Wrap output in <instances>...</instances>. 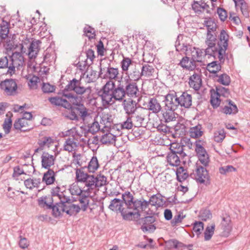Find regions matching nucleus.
<instances>
[{
    "instance_id": "nucleus-1",
    "label": "nucleus",
    "mask_w": 250,
    "mask_h": 250,
    "mask_svg": "<svg viewBox=\"0 0 250 250\" xmlns=\"http://www.w3.org/2000/svg\"><path fill=\"white\" fill-rule=\"evenodd\" d=\"M104 105H111L116 101L122 102L126 96L137 98L140 92L137 83L125 77L118 81L117 84L113 81H107L98 92Z\"/></svg>"
},
{
    "instance_id": "nucleus-2",
    "label": "nucleus",
    "mask_w": 250,
    "mask_h": 250,
    "mask_svg": "<svg viewBox=\"0 0 250 250\" xmlns=\"http://www.w3.org/2000/svg\"><path fill=\"white\" fill-rule=\"evenodd\" d=\"M92 91L91 87L84 86L82 79L77 80L75 78L70 81L62 90V95L68 99V102L73 106H77L83 104L81 103L82 97L78 95L86 94L89 95Z\"/></svg>"
},
{
    "instance_id": "nucleus-3",
    "label": "nucleus",
    "mask_w": 250,
    "mask_h": 250,
    "mask_svg": "<svg viewBox=\"0 0 250 250\" xmlns=\"http://www.w3.org/2000/svg\"><path fill=\"white\" fill-rule=\"evenodd\" d=\"M22 62L23 57L19 53H13L12 56L6 55L0 58V69L8 68L7 73L12 75Z\"/></svg>"
},
{
    "instance_id": "nucleus-4",
    "label": "nucleus",
    "mask_w": 250,
    "mask_h": 250,
    "mask_svg": "<svg viewBox=\"0 0 250 250\" xmlns=\"http://www.w3.org/2000/svg\"><path fill=\"white\" fill-rule=\"evenodd\" d=\"M63 116L72 121H79L80 120L84 121L90 115L87 109L83 104L77 106H73L70 104V107L63 113Z\"/></svg>"
},
{
    "instance_id": "nucleus-5",
    "label": "nucleus",
    "mask_w": 250,
    "mask_h": 250,
    "mask_svg": "<svg viewBox=\"0 0 250 250\" xmlns=\"http://www.w3.org/2000/svg\"><path fill=\"white\" fill-rule=\"evenodd\" d=\"M83 183L87 188L86 189L84 190V192L92 193L96 188L106 185L107 182L106 177L103 174H99L96 176L88 175L86 180Z\"/></svg>"
},
{
    "instance_id": "nucleus-6",
    "label": "nucleus",
    "mask_w": 250,
    "mask_h": 250,
    "mask_svg": "<svg viewBox=\"0 0 250 250\" xmlns=\"http://www.w3.org/2000/svg\"><path fill=\"white\" fill-rule=\"evenodd\" d=\"M216 33H207L205 43L208 47L205 49L206 55L218 58V44Z\"/></svg>"
},
{
    "instance_id": "nucleus-7",
    "label": "nucleus",
    "mask_w": 250,
    "mask_h": 250,
    "mask_svg": "<svg viewBox=\"0 0 250 250\" xmlns=\"http://www.w3.org/2000/svg\"><path fill=\"white\" fill-rule=\"evenodd\" d=\"M229 35L225 30H222L219 38L218 44V59L221 62H224L226 52L228 46Z\"/></svg>"
},
{
    "instance_id": "nucleus-8",
    "label": "nucleus",
    "mask_w": 250,
    "mask_h": 250,
    "mask_svg": "<svg viewBox=\"0 0 250 250\" xmlns=\"http://www.w3.org/2000/svg\"><path fill=\"white\" fill-rule=\"evenodd\" d=\"M119 70L118 68L111 67L108 64L107 67H102L100 66V71L99 76L102 79H108L109 81H113V80H117L118 78Z\"/></svg>"
},
{
    "instance_id": "nucleus-9",
    "label": "nucleus",
    "mask_w": 250,
    "mask_h": 250,
    "mask_svg": "<svg viewBox=\"0 0 250 250\" xmlns=\"http://www.w3.org/2000/svg\"><path fill=\"white\" fill-rule=\"evenodd\" d=\"M190 176L200 184H204L209 180V176L207 169L201 166H197L195 171L190 173Z\"/></svg>"
},
{
    "instance_id": "nucleus-10",
    "label": "nucleus",
    "mask_w": 250,
    "mask_h": 250,
    "mask_svg": "<svg viewBox=\"0 0 250 250\" xmlns=\"http://www.w3.org/2000/svg\"><path fill=\"white\" fill-rule=\"evenodd\" d=\"M0 88L6 95L13 96L16 94L17 84L14 79H6L1 82Z\"/></svg>"
},
{
    "instance_id": "nucleus-11",
    "label": "nucleus",
    "mask_w": 250,
    "mask_h": 250,
    "mask_svg": "<svg viewBox=\"0 0 250 250\" xmlns=\"http://www.w3.org/2000/svg\"><path fill=\"white\" fill-rule=\"evenodd\" d=\"M142 225L141 229L144 232H153L156 227L153 223L156 221V218L153 216H147L141 219Z\"/></svg>"
},
{
    "instance_id": "nucleus-12",
    "label": "nucleus",
    "mask_w": 250,
    "mask_h": 250,
    "mask_svg": "<svg viewBox=\"0 0 250 250\" xmlns=\"http://www.w3.org/2000/svg\"><path fill=\"white\" fill-rule=\"evenodd\" d=\"M179 105H180V102L176 93L168 94L166 96V107L175 110Z\"/></svg>"
},
{
    "instance_id": "nucleus-13",
    "label": "nucleus",
    "mask_w": 250,
    "mask_h": 250,
    "mask_svg": "<svg viewBox=\"0 0 250 250\" xmlns=\"http://www.w3.org/2000/svg\"><path fill=\"white\" fill-rule=\"evenodd\" d=\"M42 42L39 40H32L31 42L27 48L28 52L26 53L31 59L35 58L40 50V45Z\"/></svg>"
},
{
    "instance_id": "nucleus-14",
    "label": "nucleus",
    "mask_w": 250,
    "mask_h": 250,
    "mask_svg": "<svg viewBox=\"0 0 250 250\" xmlns=\"http://www.w3.org/2000/svg\"><path fill=\"white\" fill-rule=\"evenodd\" d=\"M123 101V108L127 116H132L138 111L135 101L130 99L127 101L124 99Z\"/></svg>"
},
{
    "instance_id": "nucleus-15",
    "label": "nucleus",
    "mask_w": 250,
    "mask_h": 250,
    "mask_svg": "<svg viewBox=\"0 0 250 250\" xmlns=\"http://www.w3.org/2000/svg\"><path fill=\"white\" fill-rule=\"evenodd\" d=\"M42 166L45 169H50V167L54 165L55 157L47 152H43L42 156Z\"/></svg>"
},
{
    "instance_id": "nucleus-16",
    "label": "nucleus",
    "mask_w": 250,
    "mask_h": 250,
    "mask_svg": "<svg viewBox=\"0 0 250 250\" xmlns=\"http://www.w3.org/2000/svg\"><path fill=\"white\" fill-rule=\"evenodd\" d=\"M202 79L201 76L197 73H194L189 78L188 83L190 87L195 91H198L202 85Z\"/></svg>"
},
{
    "instance_id": "nucleus-17",
    "label": "nucleus",
    "mask_w": 250,
    "mask_h": 250,
    "mask_svg": "<svg viewBox=\"0 0 250 250\" xmlns=\"http://www.w3.org/2000/svg\"><path fill=\"white\" fill-rule=\"evenodd\" d=\"M189 53L191 54V59L195 63V62H201L202 61L203 57L205 55V50L201 49L198 48H191L188 51Z\"/></svg>"
},
{
    "instance_id": "nucleus-18",
    "label": "nucleus",
    "mask_w": 250,
    "mask_h": 250,
    "mask_svg": "<svg viewBox=\"0 0 250 250\" xmlns=\"http://www.w3.org/2000/svg\"><path fill=\"white\" fill-rule=\"evenodd\" d=\"M143 111V110L139 111L135 113L134 115L131 116L134 126L139 127L143 125L146 116Z\"/></svg>"
},
{
    "instance_id": "nucleus-19",
    "label": "nucleus",
    "mask_w": 250,
    "mask_h": 250,
    "mask_svg": "<svg viewBox=\"0 0 250 250\" xmlns=\"http://www.w3.org/2000/svg\"><path fill=\"white\" fill-rule=\"evenodd\" d=\"M125 74L128 75L127 77H126V78H128L134 81L139 80L141 76H142V71L141 72L140 71V66L137 65L136 62H134V65L133 67L129 69L127 72H126Z\"/></svg>"
},
{
    "instance_id": "nucleus-20",
    "label": "nucleus",
    "mask_w": 250,
    "mask_h": 250,
    "mask_svg": "<svg viewBox=\"0 0 250 250\" xmlns=\"http://www.w3.org/2000/svg\"><path fill=\"white\" fill-rule=\"evenodd\" d=\"M180 105L185 108H189L192 105V96L187 92H184L178 97Z\"/></svg>"
},
{
    "instance_id": "nucleus-21",
    "label": "nucleus",
    "mask_w": 250,
    "mask_h": 250,
    "mask_svg": "<svg viewBox=\"0 0 250 250\" xmlns=\"http://www.w3.org/2000/svg\"><path fill=\"white\" fill-rule=\"evenodd\" d=\"M48 100L53 105L61 106L66 109L67 108L70 107V103L67 100L62 98L58 96L49 97Z\"/></svg>"
},
{
    "instance_id": "nucleus-22",
    "label": "nucleus",
    "mask_w": 250,
    "mask_h": 250,
    "mask_svg": "<svg viewBox=\"0 0 250 250\" xmlns=\"http://www.w3.org/2000/svg\"><path fill=\"white\" fill-rule=\"evenodd\" d=\"M123 203H124L127 209H132L134 208L135 201L133 195L129 191H125L122 195Z\"/></svg>"
},
{
    "instance_id": "nucleus-23",
    "label": "nucleus",
    "mask_w": 250,
    "mask_h": 250,
    "mask_svg": "<svg viewBox=\"0 0 250 250\" xmlns=\"http://www.w3.org/2000/svg\"><path fill=\"white\" fill-rule=\"evenodd\" d=\"M147 107L149 110L155 114L158 113L162 110V107L160 103L158 100L155 98L149 99Z\"/></svg>"
},
{
    "instance_id": "nucleus-24",
    "label": "nucleus",
    "mask_w": 250,
    "mask_h": 250,
    "mask_svg": "<svg viewBox=\"0 0 250 250\" xmlns=\"http://www.w3.org/2000/svg\"><path fill=\"white\" fill-rule=\"evenodd\" d=\"M38 205L40 207L46 208L51 209L53 205V199L51 196H42L38 199Z\"/></svg>"
},
{
    "instance_id": "nucleus-25",
    "label": "nucleus",
    "mask_w": 250,
    "mask_h": 250,
    "mask_svg": "<svg viewBox=\"0 0 250 250\" xmlns=\"http://www.w3.org/2000/svg\"><path fill=\"white\" fill-rule=\"evenodd\" d=\"M209 5L202 0L200 1H194L192 4V8L196 13L200 14L203 12L205 10H207L208 13H209V11L208 9Z\"/></svg>"
},
{
    "instance_id": "nucleus-26",
    "label": "nucleus",
    "mask_w": 250,
    "mask_h": 250,
    "mask_svg": "<svg viewBox=\"0 0 250 250\" xmlns=\"http://www.w3.org/2000/svg\"><path fill=\"white\" fill-rule=\"evenodd\" d=\"M184 157H179V154L169 152L167 155V161L170 166L177 167L180 165V159Z\"/></svg>"
},
{
    "instance_id": "nucleus-27",
    "label": "nucleus",
    "mask_w": 250,
    "mask_h": 250,
    "mask_svg": "<svg viewBox=\"0 0 250 250\" xmlns=\"http://www.w3.org/2000/svg\"><path fill=\"white\" fill-rule=\"evenodd\" d=\"M78 146L79 143L75 141L74 138H68L66 139L64 142L63 149L69 152H71L76 150Z\"/></svg>"
},
{
    "instance_id": "nucleus-28",
    "label": "nucleus",
    "mask_w": 250,
    "mask_h": 250,
    "mask_svg": "<svg viewBox=\"0 0 250 250\" xmlns=\"http://www.w3.org/2000/svg\"><path fill=\"white\" fill-rule=\"evenodd\" d=\"M128 209H129L123 208L121 211V215L124 220L128 221L132 220L133 219L140 216V214L137 210L132 211Z\"/></svg>"
},
{
    "instance_id": "nucleus-29",
    "label": "nucleus",
    "mask_w": 250,
    "mask_h": 250,
    "mask_svg": "<svg viewBox=\"0 0 250 250\" xmlns=\"http://www.w3.org/2000/svg\"><path fill=\"white\" fill-rule=\"evenodd\" d=\"M227 102L228 104L222 108V112L226 114H236L238 111L236 105L231 100H228Z\"/></svg>"
},
{
    "instance_id": "nucleus-30",
    "label": "nucleus",
    "mask_w": 250,
    "mask_h": 250,
    "mask_svg": "<svg viewBox=\"0 0 250 250\" xmlns=\"http://www.w3.org/2000/svg\"><path fill=\"white\" fill-rule=\"evenodd\" d=\"M56 174L52 169H49L45 172L42 177V182H44L46 185H50L55 181Z\"/></svg>"
},
{
    "instance_id": "nucleus-31",
    "label": "nucleus",
    "mask_w": 250,
    "mask_h": 250,
    "mask_svg": "<svg viewBox=\"0 0 250 250\" xmlns=\"http://www.w3.org/2000/svg\"><path fill=\"white\" fill-rule=\"evenodd\" d=\"M162 112L165 122L168 123L175 120L176 114L174 112V110L166 107Z\"/></svg>"
},
{
    "instance_id": "nucleus-32",
    "label": "nucleus",
    "mask_w": 250,
    "mask_h": 250,
    "mask_svg": "<svg viewBox=\"0 0 250 250\" xmlns=\"http://www.w3.org/2000/svg\"><path fill=\"white\" fill-rule=\"evenodd\" d=\"M9 23L4 20H2L0 24V39H1V42L8 37V35L9 32Z\"/></svg>"
},
{
    "instance_id": "nucleus-33",
    "label": "nucleus",
    "mask_w": 250,
    "mask_h": 250,
    "mask_svg": "<svg viewBox=\"0 0 250 250\" xmlns=\"http://www.w3.org/2000/svg\"><path fill=\"white\" fill-rule=\"evenodd\" d=\"M163 197V196L161 194L153 195L149 198V203L153 206H163L166 203Z\"/></svg>"
},
{
    "instance_id": "nucleus-34",
    "label": "nucleus",
    "mask_w": 250,
    "mask_h": 250,
    "mask_svg": "<svg viewBox=\"0 0 250 250\" xmlns=\"http://www.w3.org/2000/svg\"><path fill=\"white\" fill-rule=\"evenodd\" d=\"M179 64L184 68L189 70H192L196 67L195 63L191 59L189 60L188 57H183L180 61Z\"/></svg>"
},
{
    "instance_id": "nucleus-35",
    "label": "nucleus",
    "mask_w": 250,
    "mask_h": 250,
    "mask_svg": "<svg viewBox=\"0 0 250 250\" xmlns=\"http://www.w3.org/2000/svg\"><path fill=\"white\" fill-rule=\"evenodd\" d=\"M85 76L86 83H90L94 82L96 80L97 72L91 68L88 69L83 74V78H80V79H82V81Z\"/></svg>"
},
{
    "instance_id": "nucleus-36",
    "label": "nucleus",
    "mask_w": 250,
    "mask_h": 250,
    "mask_svg": "<svg viewBox=\"0 0 250 250\" xmlns=\"http://www.w3.org/2000/svg\"><path fill=\"white\" fill-rule=\"evenodd\" d=\"M190 136L192 138H197L202 136L203 134V127L202 125H198L190 127L189 130Z\"/></svg>"
},
{
    "instance_id": "nucleus-37",
    "label": "nucleus",
    "mask_w": 250,
    "mask_h": 250,
    "mask_svg": "<svg viewBox=\"0 0 250 250\" xmlns=\"http://www.w3.org/2000/svg\"><path fill=\"white\" fill-rule=\"evenodd\" d=\"M134 62L129 58L123 57L120 64L122 70L127 72L134 65Z\"/></svg>"
},
{
    "instance_id": "nucleus-38",
    "label": "nucleus",
    "mask_w": 250,
    "mask_h": 250,
    "mask_svg": "<svg viewBox=\"0 0 250 250\" xmlns=\"http://www.w3.org/2000/svg\"><path fill=\"white\" fill-rule=\"evenodd\" d=\"M149 205H150V203H149V200L147 201L145 200H135V206L133 210H137V211L139 212L140 210H145L148 208Z\"/></svg>"
},
{
    "instance_id": "nucleus-39",
    "label": "nucleus",
    "mask_w": 250,
    "mask_h": 250,
    "mask_svg": "<svg viewBox=\"0 0 250 250\" xmlns=\"http://www.w3.org/2000/svg\"><path fill=\"white\" fill-rule=\"evenodd\" d=\"M142 76L149 78L152 76L155 72L153 64L145 63L141 68Z\"/></svg>"
},
{
    "instance_id": "nucleus-40",
    "label": "nucleus",
    "mask_w": 250,
    "mask_h": 250,
    "mask_svg": "<svg viewBox=\"0 0 250 250\" xmlns=\"http://www.w3.org/2000/svg\"><path fill=\"white\" fill-rule=\"evenodd\" d=\"M220 62L218 61H213L209 63H208L207 66V69L210 73L216 74L221 70V63H224V62H221L220 61Z\"/></svg>"
},
{
    "instance_id": "nucleus-41",
    "label": "nucleus",
    "mask_w": 250,
    "mask_h": 250,
    "mask_svg": "<svg viewBox=\"0 0 250 250\" xmlns=\"http://www.w3.org/2000/svg\"><path fill=\"white\" fill-rule=\"evenodd\" d=\"M81 208L79 205L71 204L65 205V212L70 216L76 215L80 212Z\"/></svg>"
},
{
    "instance_id": "nucleus-42",
    "label": "nucleus",
    "mask_w": 250,
    "mask_h": 250,
    "mask_svg": "<svg viewBox=\"0 0 250 250\" xmlns=\"http://www.w3.org/2000/svg\"><path fill=\"white\" fill-rule=\"evenodd\" d=\"M123 201L121 199L114 198L110 202L109 208L113 211H119L121 212L122 208Z\"/></svg>"
},
{
    "instance_id": "nucleus-43",
    "label": "nucleus",
    "mask_w": 250,
    "mask_h": 250,
    "mask_svg": "<svg viewBox=\"0 0 250 250\" xmlns=\"http://www.w3.org/2000/svg\"><path fill=\"white\" fill-rule=\"evenodd\" d=\"M100 117V123L101 124H103L104 125V127H109L111 126V124L113 122V118L111 115L108 113H103Z\"/></svg>"
},
{
    "instance_id": "nucleus-44",
    "label": "nucleus",
    "mask_w": 250,
    "mask_h": 250,
    "mask_svg": "<svg viewBox=\"0 0 250 250\" xmlns=\"http://www.w3.org/2000/svg\"><path fill=\"white\" fill-rule=\"evenodd\" d=\"M41 183L40 178H29L25 180L24 182L25 186L30 189H32L34 188H38Z\"/></svg>"
},
{
    "instance_id": "nucleus-45",
    "label": "nucleus",
    "mask_w": 250,
    "mask_h": 250,
    "mask_svg": "<svg viewBox=\"0 0 250 250\" xmlns=\"http://www.w3.org/2000/svg\"><path fill=\"white\" fill-rule=\"evenodd\" d=\"M170 152L179 155V157H185L186 153L183 151V146L177 143H172L170 146Z\"/></svg>"
},
{
    "instance_id": "nucleus-46",
    "label": "nucleus",
    "mask_w": 250,
    "mask_h": 250,
    "mask_svg": "<svg viewBox=\"0 0 250 250\" xmlns=\"http://www.w3.org/2000/svg\"><path fill=\"white\" fill-rule=\"evenodd\" d=\"M51 209H52V214L55 217H59L62 212H65V205L56 203L55 205H52Z\"/></svg>"
},
{
    "instance_id": "nucleus-47",
    "label": "nucleus",
    "mask_w": 250,
    "mask_h": 250,
    "mask_svg": "<svg viewBox=\"0 0 250 250\" xmlns=\"http://www.w3.org/2000/svg\"><path fill=\"white\" fill-rule=\"evenodd\" d=\"M90 193L84 192L79 196V201L82 204L81 209L83 211H85L87 208L89 204L88 196Z\"/></svg>"
},
{
    "instance_id": "nucleus-48",
    "label": "nucleus",
    "mask_w": 250,
    "mask_h": 250,
    "mask_svg": "<svg viewBox=\"0 0 250 250\" xmlns=\"http://www.w3.org/2000/svg\"><path fill=\"white\" fill-rule=\"evenodd\" d=\"M99 167L98 159L96 156H93L88 163L87 169L89 172H94Z\"/></svg>"
},
{
    "instance_id": "nucleus-49",
    "label": "nucleus",
    "mask_w": 250,
    "mask_h": 250,
    "mask_svg": "<svg viewBox=\"0 0 250 250\" xmlns=\"http://www.w3.org/2000/svg\"><path fill=\"white\" fill-rule=\"evenodd\" d=\"M226 134L224 129H219L214 132L213 139L217 143H221L225 138Z\"/></svg>"
},
{
    "instance_id": "nucleus-50",
    "label": "nucleus",
    "mask_w": 250,
    "mask_h": 250,
    "mask_svg": "<svg viewBox=\"0 0 250 250\" xmlns=\"http://www.w3.org/2000/svg\"><path fill=\"white\" fill-rule=\"evenodd\" d=\"M204 24L207 27V33H216L217 25L210 18L204 21Z\"/></svg>"
},
{
    "instance_id": "nucleus-51",
    "label": "nucleus",
    "mask_w": 250,
    "mask_h": 250,
    "mask_svg": "<svg viewBox=\"0 0 250 250\" xmlns=\"http://www.w3.org/2000/svg\"><path fill=\"white\" fill-rule=\"evenodd\" d=\"M87 127V131L93 134H94L100 129L99 123L95 119H94L92 123L88 124Z\"/></svg>"
},
{
    "instance_id": "nucleus-52",
    "label": "nucleus",
    "mask_w": 250,
    "mask_h": 250,
    "mask_svg": "<svg viewBox=\"0 0 250 250\" xmlns=\"http://www.w3.org/2000/svg\"><path fill=\"white\" fill-rule=\"evenodd\" d=\"M83 169H84V167L76 169V178L78 182L83 183L87 178L88 174L84 172Z\"/></svg>"
},
{
    "instance_id": "nucleus-53",
    "label": "nucleus",
    "mask_w": 250,
    "mask_h": 250,
    "mask_svg": "<svg viewBox=\"0 0 250 250\" xmlns=\"http://www.w3.org/2000/svg\"><path fill=\"white\" fill-rule=\"evenodd\" d=\"M218 77L217 82L224 85H229L230 83V77L226 73H223L221 75H216Z\"/></svg>"
},
{
    "instance_id": "nucleus-54",
    "label": "nucleus",
    "mask_w": 250,
    "mask_h": 250,
    "mask_svg": "<svg viewBox=\"0 0 250 250\" xmlns=\"http://www.w3.org/2000/svg\"><path fill=\"white\" fill-rule=\"evenodd\" d=\"M215 225L214 224H211L210 226H208L204 232V239L206 241L209 240L212 236L215 230Z\"/></svg>"
},
{
    "instance_id": "nucleus-55",
    "label": "nucleus",
    "mask_w": 250,
    "mask_h": 250,
    "mask_svg": "<svg viewBox=\"0 0 250 250\" xmlns=\"http://www.w3.org/2000/svg\"><path fill=\"white\" fill-rule=\"evenodd\" d=\"M114 138L115 136L112 133H106L102 136L100 139V142L103 144L112 143L115 140Z\"/></svg>"
},
{
    "instance_id": "nucleus-56",
    "label": "nucleus",
    "mask_w": 250,
    "mask_h": 250,
    "mask_svg": "<svg viewBox=\"0 0 250 250\" xmlns=\"http://www.w3.org/2000/svg\"><path fill=\"white\" fill-rule=\"evenodd\" d=\"M69 190L72 195H78L80 196L83 194V192L84 193V190H82L78 185L75 184L71 185Z\"/></svg>"
},
{
    "instance_id": "nucleus-57",
    "label": "nucleus",
    "mask_w": 250,
    "mask_h": 250,
    "mask_svg": "<svg viewBox=\"0 0 250 250\" xmlns=\"http://www.w3.org/2000/svg\"><path fill=\"white\" fill-rule=\"evenodd\" d=\"M12 125V121L11 117L5 119L4 123L2 125L3 129L5 134L10 133Z\"/></svg>"
},
{
    "instance_id": "nucleus-58",
    "label": "nucleus",
    "mask_w": 250,
    "mask_h": 250,
    "mask_svg": "<svg viewBox=\"0 0 250 250\" xmlns=\"http://www.w3.org/2000/svg\"><path fill=\"white\" fill-rule=\"evenodd\" d=\"M174 129L175 132V135L178 136H183L186 133V126L180 123L177 124L174 127Z\"/></svg>"
},
{
    "instance_id": "nucleus-59",
    "label": "nucleus",
    "mask_w": 250,
    "mask_h": 250,
    "mask_svg": "<svg viewBox=\"0 0 250 250\" xmlns=\"http://www.w3.org/2000/svg\"><path fill=\"white\" fill-rule=\"evenodd\" d=\"M216 89L217 96L228 97L230 94L229 89L222 86H216Z\"/></svg>"
},
{
    "instance_id": "nucleus-60",
    "label": "nucleus",
    "mask_w": 250,
    "mask_h": 250,
    "mask_svg": "<svg viewBox=\"0 0 250 250\" xmlns=\"http://www.w3.org/2000/svg\"><path fill=\"white\" fill-rule=\"evenodd\" d=\"M53 142V139L50 137H44L39 140L38 144L42 148L45 146H49V145Z\"/></svg>"
},
{
    "instance_id": "nucleus-61",
    "label": "nucleus",
    "mask_w": 250,
    "mask_h": 250,
    "mask_svg": "<svg viewBox=\"0 0 250 250\" xmlns=\"http://www.w3.org/2000/svg\"><path fill=\"white\" fill-rule=\"evenodd\" d=\"M134 126V125L131 118V116H126V121L121 124L122 129H130Z\"/></svg>"
},
{
    "instance_id": "nucleus-62",
    "label": "nucleus",
    "mask_w": 250,
    "mask_h": 250,
    "mask_svg": "<svg viewBox=\"0 0 250 250\" xmlns=\"http://www.w3.org/2000/svg\"><path fill=\"white\" fill-rule=\"evenodd\" d=\"M204 229V224L202 222H196L194 224L193 230L196 234L198 236Z\"/></svg>"
},
{
    "instance_id": "nucleus-63",
    "label": "nucleus",
    "mask_w": 250,
    "mask_h": 250,
    "mask_svg": "<svg viewBox=\"0 0 250 250\" xmlns=\"http://www.w3.org/2000/svg\"><path fill=\"white\" fill-rule=\"evenodd\" d=\"M42 89L43 93H52L55 91V86L50 84L49 83H43Z\"/></svg>"
},
{
    "instance_id": "nucleus-64",
    "label": "nucleus",
    "mask_w": 250,
    "mask_h": 250,
    "mask_svg": "<svg viewBox=\"0 0 250 250\" xmlns=\"http://www.w3.org/2000/svg\"><path fill=\"white\" fill-rule=\"evenodd\" d=\"M212 217V214L208 209H204L201 210L200 213V217L203 221H207Z\"/></svg>"
}]
</instances>
